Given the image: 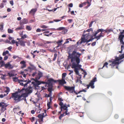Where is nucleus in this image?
Listing matches in <instances>:
<instances>
[{
	"label": "nucleus",
	"mask_w": 124,
	"mask_h": 124,
	"mask_svg": "<svg viewBox=\"0 0 124 124\" xmlns=\"http://www.w3.org/2000/svg\"><path fill=\"white\" fill-rule=\"evenodd\" d=\"M28 23V20L25 18H24L20 22V24L21 25H22L25 24H27Z\"/></svg>",
	"instance_id": "12"
},
{
	"label": "nucleus",
	"mask_w": 124,
	"mask_h": 124,
	"mask_svg": "<svg viewBox=\"0 0 124 124\" xmlns=\"http://www.w3.org/2000/svg\"><path fill=\"white\" fill-rule=\"evenodd\" d=\"M57 82V80H55L52 78H50L48 80L46 83L49 86H52L53 83H55Z\"/></svg>",
	"instance_id": "6"
},
{
	"label": "nucleus",
	"mask_w": 124,
	"mask_h": 124,
	"mask_svg": "<svg viewBox=\"0 0 124 124\" xmlns=\"http://www.w3.org/2000/svg\"><path fill=\"white\" fill-rule=\"evenodd\" d=\"M101 37L99 35L98 36H96L94 38L96 39L97 40H98L100 39Z\"/></svg>",
	"instance_id": "39"
},
{
	"label": "nucleus",
	"mask_w": 124,
	"mask_h": 124,
	"mask_svg": "<svg viewBox=\"0 0 124 124\" xmlns=\"http://www.w3.org/2000/svg\"><path fill=\"white\" fill-rule=\"evenodd\" d=\"M99 35L101 37H103L104 36V34L102 32H101Z\"/></svg>",
	"instance_id": "50"
},
{
	"label": "nucleus",
	"mask_w": 124,
	"mask_h": 124,
	"mask_svg": "<svg viewBox=\"0 0 124 124\" xmlns=\"http://www.w3.org/2000/svg\"><path fill=\"white\" fill-rule=\"evenodd\" d=\"M58 100L60 101L61 102L63 101V99H62V98H60V97H59L58 98Z\"/></svg>",
	"instance_id": "52"
},
{
	"label": "nucleus",
	"mask_w": 124,
	"mask_h": 124,
	"mask_svg": "<svg viewBox=\"0 0 124 124\" xmlns=\"http://www.w3.org/2000/svg\"><path fill=\"white\" fill-rule=\"evenodd\" d=\"M51 102H48L47 105L48 107V109H49L51 107H50V104L51 103Z\"/></svg>",
	"instance_id": "33"
},
{
	"label": "nucleus",
	"mask_w": 124,
	"mask_h": 124,
	"mask_svg": "<svg viewBox=\"0 0 124 124\" xmlns=\"http://www.w3.org/2000/svg\"><path fill=\"white\" fill-rule=\"evenodd\" d=\"M4 64L5 62L4 61H1L0 62V65H1V67L4 66Z\"/></svg>",
	"instance_id": "28"
},
{
	"label": "nucleus",
	"mask_w": 124,
	"mask_h": 124,
	"mask_svg": "<svg viewBox=\"0 0 124 124\" xmlns=\"http://www.w3.org/2000/svg\"><path fill=\"white\" fill-rule=\"evenodd\" d=\"M81 41L79 42H77V44L78 45L81 44L83 42L84 43L86 42V39L85 37H81Z\"/></svg>",
	"instance_id": "13"
},
{
	"label": "nucleus",
	"mask_w": 124,
	"mask_h": 124,
	"mask_svg": "<svg viewBox=\"0 0 124 124\" xmlns=\"http://www.w3.org/2000/svg\"><path fill=\"white\" fill-rule=\"evenodd\" d=\"M75 86L70 87V86H64L65 89L68 91L70 93H73L75 91Z\"/></svg>",
	"instance_id": "5"
},
{
	"label": "nucleus",
	"mask_w": 124,
	"mask_h": 124,
	"mask_svg": "<svg viewBox=\"0 0 124 124\" xmlns=\"http://www.w3.org/2000/svg\"><path fill=\"white\" fill-rule=\"evenodd\" d=\"M45 116H43V115H42L40 114H39L38 116V117L40 119L42 118H43Z\"/></svg>",
	"instance_id": "37"
},
{
	"label": "nucleus",
	"mask_w": 124,
	"mask_h": 124,
	"mask_svg": "<svg viewBox=\"0 0 124 124\" xmlns=\"http://www.w3.org/2000/svg\"><path fill=\"white\" fill-rule=\"evenodd\" d=\"M119 116L118 115L116 114L115 115L114 117L116 119H117L118 118Z\"/></svg>",
	"instance_id": "60"
},
{
	"label": "nucleus",
	"mask_w": 124,
	"mask_h": 124,
	"mask_svg": "<svg viewBox=\"0 0 124 124\" xmlns=\"http://www.w3.org/2000/svg\"><path fill=\"white\" fill-rule=\"evenodd\" d=\"M19 44H20L21 46H25V43H26V41H23L22 40H19Z\"/></svg>",
	"instance_id": "16"
},
{
	"label": "nucleus",
	"mask_w": 124,
	"mask_h": 124,
	"mask_svg": "<svg viewBox=\"0 0 124 124\" xmlns=\"http://www.w3.org/2000/svg\"><path fill=\"white\" fill-rule=\"evenodd\" d=\"M31 120V121L32 122H33L35 120V118L34 117H32L31 118H30Z\"/></svg>",
	"instance_id": "54"
},
{
	"label": "nucleus",
	"mask_w": 124,
	"mask_h": 124,
	"mask_svg": "<svg viewBox=\"0 0 124 124\" xmlns=\"http://www.w3.org/2000/svg\"><path fill=\"white\" fill-rule=\"evenodd\" d=\"M68 59H70L72 63L71 67L72 68L74 69L75 67L80 68L82 66L79 64L80 62V58L81 54L78 52H77L75 50H74L71 53H68Z\"/></svg>",
	"instance_id": "1"
},
{
	"label": "nucleus",
	"mask_w": 124,
	"mask_h": 124,
	"mask_svg": "<svg viewBox=\"0 0 124 124\" xmlns=\"http://www.w3.org/2000/svg\"><path fill=\"white\" fill-rule=\"evenodd\" d=\"M8 57L7 56H6L4 58V60L5 61L7 60L8 58Z\"/></svg>",
	"instance_id": "53"
},
{
	"label": "nucleus",
	"mask_w": 124,
	"mask_h": 124,
	"mask_svg": "<svg viewBox=\"0 0 124 124\" xmlns=\"http://www.w3.org/2000/svg\"><path fill=\"white\" fill-rule=\"evenodd\" d=\"M40 27L42 28L45 29L47 28L48 27L45 25H43L42 26H41Z\"/></svg>",
	"instance_id": "46"
},
{
	"label": "nucleus",
	"mask_w": 124,
	"mask_h": 124,
	"mask_svg": "<svg viewBox=\"0 0 124 124\" xmlns=\"http://www.w3.org/2000/svg\"><path fill=\"white\" fill-rule=\"evenodd\" d=\"M66 75L67 74L66 73H62V78L64 79Z\"/></svg>",
	"instance_id": "30"
},
{
	"label": "nucleus",
	"mask_w": 124,
	"mask_h": 124,
	"mask_svg": "<svg viewBox=\"0 0 124 124\" xmlns=\"http://www.w3.org/2000/svg\"><path fill=\"white\" fill-rule=\"evenodd\" d=\"M86 31L88 32L90 31H93V29L92 28H91L87 30Z\"/></svg>",
	"instance_id": "63"
},
{
	"label": "nucleus",
	"mask_w": 124,
	"mask_h": 124,
	"mask_svg": "<svg viewBox=\"0 0 124 124\" xmlns=\"http://www.w3.org/2000/svg\"><path fill=\"white\" fill-rule=\"evenodd\" d=\"M26 62L24 61H21L20 62V64H22L21 67V69H23L26 67Z\"/></svg>",
	"instance_id": "15"
},
{
	"label": "nucleus",
	"mask_w": 124,
	"mask_h": 124,
	"mask_svg": "<svg viewBox=\"0 0 124 124\" xmlns=\"http://www.w3.org/2000/svg\"><path fill=\"white\" fill-rule=\"evenodd\" d=\"M65 27H59L57 29H56L55 28H52L51 29H52L54 30H64L65 29Z\"/></svg>",
	"instance_id": "22"
},
{
	"label": "nucleus",
	"mask_w": 124,
	"mask_h": 124,
	"mask_svg": "<svg viewBox=\"0 0 124 124\" xmlns=\"http://www.w3.org/2000/svg\"><path fill=\"white\" fill-rule=\"evenodd\" d=\"M61 111L62 110V109H63L64 110H65L67 109V107L66 106V104H64L62 106H61Z\"/></svg>",
	"instance_id": "20"
},
{
	"label": "nucleus",
	"mask_w": 124,
	"mask_h": 124,
	"mask_svg": "<svg viewBox=\"0 0 124 124\" xmlns=\"http://www.w3.org/2000/svg\"><path fill=\"white\" fill-rule=\"evenodd\" d=\"M74 71L75 72L76 74L77 75H79V71H78V69L76 67L74 68Z\"/></svg>",
	"instance_id": "25"
},
{
	"label": "nucleus",
	"mask_w": 124,
	"mask_h": 124,
	"mask_svg": "<svg viewBox=\"0 0 124 124\" xmlns=\"http://www.w3.org/2000/svg\"><path fill=\"white\" fill-rule=\"evenodd\" d=\"M63 41L62 40H59L57 42V43L58 44H60V43H61Z\"/></svg>",
	"instance_id": "49"
},
{
	"label": "nucleus",
	"mask_w": 124,
	"mask_h": 124,
	"mask_svg": "<svg viewBox=\"0 0 124 124\" xmlns=\"http://www.w3.org/2000/svg\"><path fill=\"white\" fill-rule=\"evenodd\" d=\"M64 113H63L62 114H61V115L59 117V119L60 120H61L62 118L65 115H64Z\"/></svg>",
	"instance_id": "36"
},
{
	"label": "nucleus",
	"mask_w": 124,
	"mask_h": 124,
	"mask_svg": "<svg viewBox=\"0 0 124 124\" xmlns=\"http://www.w3.org/2000/svg\"><path fill=\"white\" fill-rule=\"evenodd\" d=\"M124 58V53L121 55H120L119 57H115V59L114 60H109V62H111L110 64L112 68L116 66V68L118 69V66L119 64L121 63V62H119L120 60H121Z\"/></svg>",
	"instance_id": "3"
},
{
	"label": "nucleus",
	"mask_w": 124,
	"mask_h": 124,
	"mask_svg": "<svg viewBox=\"0 0 124 124\" xmlns=\"http://www.w3.org/2000/svg\"><path fill=\"white\" fill-rule=\"evenodd\" d=\"M41 31V30L39 28L37 29L36 30L37 32H40Z\"/></svg>",
	"instance_id": "64"
},
{
	"label": "nucleus",
	"mask_w": 124,
	"mask_h": 124,
	"mask_svg": "<svg viewBox=\"0 0 124 124\" xmlns=\"http://www.w3.org/2000/svg\"><path fill=\"white\" fill-rule=\"evenodd\" d=\"M119 34H120L119 36L118 39L120 40V44L124 45V42L123 41V39L124 37V35H123V34L120 33Z\"/></svg>",
	"instance_id": "9"
},
{
	"label": "nucleus",
	"mask_w": 124,
	"mask_h": 124,
	"mask_svg": "<svg viewBox=\"0 0 124 124\" xmlns=\"http://www.w3.org/2000/svg\"><path fill=\"white\" fill-rule=\"evenodd\" d=\"M6 69H11L13 68L14 66L11 64L9 62H8L6 64H4V66Z\"/></svg>",
	"instance_id": "8"
},
{
	"label": "nucleus",
	"mask_w": 124,
	"mask_h": 124,
	"mask_svg": "<svg viewBox=\"0 0 124 124\" xmlns=\"http://www.w3.org/2000/svg\"><path fill=\"white\" fill-rule=\"evenodd\" d=\"M49 87L47 89V91L49 92H52L53 86H49Z\"/></svg>",
	"instance_id": "26"
},
{
	"label": "nucleus",
	"mask_w": 124,
	"mask_h": 124,
	"mask_svg": "<svg viewBox=\"0 0 124 124\" xmlns=\"http://www.w3.org/2000/svg\"><path fill=\"white\" fill-rule=\"evenodd\" d=\"M57 55L56 53H55L54 54V57L53 59V61H54L55 60Z\"/></svg>",
	"instance_id": "31"
},
{
	"label": "nucleus",
	"mask_w": 124,
	"mask_h": 124,
	"mask_svg": "<svg viewBox=\"0 0 124 124\" xmlns=\"http://www.w3.org/2000/svg\"><path fill=\"white\" fill-rule=\"evenodd\" d=\"M5 95V94H1L0 95V98H2Z\"/></svg>",
	"instance_id": "58"
},
{
	"label": "nucleus",
	"mask_w": 124,
	"mask_h": 124,
	"mask_svg": "<svg viewBox=\"0 0 124 124\" xmlns=\"http://www.w3.org/2000/svg\"><path fill=\"white\" fill-rule=\"evenodd\" d=\"M20 109V108L19 107H18L17 108H14L13 109V110L14 111L16 112L17 111V110H19Z\"/></svg>",
	"instance_id": "38"
},
{
	"label": "nucleus",
	"mask_w": 124,
	"mask_h": 124,
	"mask_svg": "<svg viewBox=\"0 0 124 124\" xmlns=\"http://www.w3.org/2000/svg\"><path fill=\"white\" fill-rule=\"evenodd\" d=\"M26 80V81L20 82V83H19L20 85L22 86H23L25 87L28 84H29L31 82V81L29 80V79H28V80Z\"/></svg>",
	"instance_id": "7"
},
{
	"label": "nucleus",
	"mask_w": 124,
	"mask_h": 124,
	"mask_svg": "<svg viewBox=\"0 0 124 124\" xmlns=\"http://www.w3.org/2000/svg\"><path fill=\"white\" fill-rule=\"evenodd\" d=\"M66 110V111L64 113H65V115H69L70 114V113L68 112V113L67 112H68V109H67Z\"/></svg>",
	"instance_id": "45"
},
{
	"label": "nucleus",
	"mask_w": 124,
	"mask_h": 124,
	"mask_svg": "<svg viewBox=\"0 0 124 124\" xmlns=\"http://www.w3.org/2000/svg\"><path fill=\"white\" fill-rule=\"evenodd\" d=\"M98 30L99 32H104V31L105 30L102 29H99Z\"/></svg>",
	"instance_id": "51"
},
{
	"label": "nucleus",
	"mask_w": 124,
	"mask_h": 124,
	"mask_svg": "<svg viewBox=\"0 0 124 124\" xmlns=\"http://www.w3.org/2000/svg\"><path fill=\"white\" fill-rule=\"evenodd\" d=\"M27 37V35L26 34H24L23 36H21V39H24Z\"/></svg>",
	"instance_id": "44"
},
{
	"label": "nucleus",
	"mask_w": 124,
	"mask_h": 124,
	"mask_svg": "<svg viewBox=\"0 0 124 124\" xmlns=\"http://www.w3.org/2000/svg\"><path fill=\"white\" fill-rule=\"evenodd\" d=\"M112 31V30L111 29H106L105 30H104V31H105V32H109L111 31Z\"/></svg>",
	"instance_id": "27"
},
{
	"label": "nucleus",
	"mask_w": 124,
	"mask_h": 124,
	"mask_svg": "<svg viewBox=\"0 0 124 124\" xmlns=\"http://www.w3.org/2000/svg\"><path fill=\"white\" fill-rule=\"evenodd\" d=\"M37 9L36 8L33 9H31L29 12V14H31L32 15H34L35 13L37 11Z\"/></svg>",
	"instance_id": "19"
},
{
	"label": "nucleus",
	"mask_w": 124,
	"mask_h": 124,
	"mask_svg": "<svg viewBox=\"0 0 124 124\" xmlns=\"http://www.w3.org/2000/svg\"><path fill=\"white\" fill-rule=\"evenodd\" d=\"M8 75L9 77H13L14 76V74L10 73H8Z\"/></svg>",
	"instance_id": "34"
},
{
	"label": "nucleus",
	"mask_w": 124,
	"mask_h": 124,
	"mask_svg": "<svg viewBox=\"0 0 124 124\" xmlns=\"http://www.w3.org/2000/svg\"><path fill=\"white\" fill-rule=\"evenodd\" d=\"M7 106V105L6 104L3 102L0 103V107H1L2 110L3 112L6 110V108Z\"/></svg>",
	"instance_id": "10"
},
{
	"label": "nucleus",
	"mask_w": 124,
	"mask_h": 124,
	"mask_svg": "<svg viewBox=\"0 0 124 124\" xmlns=\"http://www.w3.org/2000/svg\"><path fill=\"white\" fill-rule=\"evenodd\" d=\"M99 30H98L96 31L95 32L94 34V37H95L96 36L97 34L99 32Z\"/></svg>",
	"instance_id": "43"
},
{
	"label": "nucleus",
	"mask_w": 124,
	"mask_h": 124,
	"mask_svg": "<svg viewBox=\"0 0 124 124\" xmlns=\"http://www.w3.org/2000/svg\"><path fill=\"white\" fill-rule=\"evenodd\" d=\"M37 74V73L36 72H35L33 73L32 75V76H33V77H34L35 76V75L36 76V75H36V74Z\"/></svg>",
	"instance_id": "55"
},
{
	"label": "nucleus",
	"mask_w": 124,
	"mask_h": 124,
	"mask_svg": "<svg viewBox=\"0 0 124 124\" xmlns=\"http://www.w3.org/2000/svg\"><path fill=\"white\" fill-rule=\"evenodd\" d=\"M91 0H90V2H89L88 1V0H87L86 2H83V6H85L87 4H88V2H90L91 3Z\"/></svg>",
	"instance_id": "40"
},
{
	"label": "nucleus",
	"mask_w": 124,
	"mask_h": 124,
	"mask_svg": "<svg viewBox=\"0 0 124 124\" xmlns=\"http://www.w3.org/2000/svg\"><path fill=\"white\" fill-rule=\"evenodd\" d=\"M26 29L28 31H31V28L30 26H27L26 27Z\"/></svg>",
	"instance_id": "35"
},
{
	"label": "nucleus",
	"mask_w": 124,
	"mask_h": 124,
	"mask_svg": "<svg viewBox=\"0 0 124 124\" xmlns=\"http://www.w3.org/2000/svg\"><path fill=\"white\" fill-rule=\"evenodd\" d=\"M10 3L12 6H13L14 4L13 1V0L10 1Z\"/></svg>",
	"instance_id": "59"
},
{
	"label": "nucleus",
	"mask_w": 124,
	"mask_h": 124,
	"mask_svg": "<svg viewBox=\"0 0 124 124\" xmlns=\"http://www.w3.org/2000/svg\"><path fill=\"white\" fill-rule=\"evenodd\" d=\"M96 79V77H94L90 81L89 84L87 85V89H89L90 86L92 89H93L94 88V82L97 81Z\"/></svg>",
	"instance_id": "4"
},
{
	"label": "nucleus",
	"mask_w": 124,
	"mask_h": 124,
	"mask_svg": "<svg viewBox=\"0 0 124 124\" xmlns=\"http://www.w3.org/2000/svg\"><path fill=\"white\" fill-rule=\"evenodd\" d=\"M61 20L60 19H54V21L56 22H58L60 21Z\"/></svg>",
	"instance_id": "57"
},
{
	"label": "nucleus",
	"mask_w": 124,
	"mask_h": 124,
	"mask_svg": "<svg viewBox=\"0 0 124 124\" xmlns=\"http://www.w3.org/2000/svg\"><path fill=\"white\" fill-rule=\"evenodd\" d=\"M8 31L9 33H12L13 32V30L9 29H8Z\"/></svg>",
	"instance_id": "41"
},
{
	"label": "nucleus",
	"mask_w": 124,
	"mask_h": 124,
	"mask_svg": "<svg viewBox=\"0 0 124 124\" xmlns=\"http://www.w3.org/2000/svg\"><path fill=\"white\" fill-rule=\"evenodd\" d=\"M121 48L122 51H123L124 49V45H123L121 46Z\"/></svg>",
	"instance_id": "62"
},
{
	"label": "nucleus",
	"mask_w": 124,
	"mask_h": 124,
	"mask_svg": "<svg viewBox=\"0 0 124 124\" xmlns=\"http://www.w3.org/2000/svg\"><path fill=\"white\" fill-rule=\"evenodd\" d=\"M13 80L15 82H18V83H20L21 82L26 81V80H24L23 79L19 80L18 79L17 77H13L12 78Z\"/></svg>",
	"instance_id": "11"
},
{
	"label": "nucleus",
	"mask_w": 124,
	"mask_h": 124,
	"mask_svg": "<svg viewBox=\"0 0 124 124\" xmlns=\"http://www.w3.org/2000/svg\"><path fill=\"white\" fill-rule=\"evenodd\" d=\"M0 31H2L3 28V24H1L0 25Z\"/></svg>",
	"instance_id": "32"
},
{
	"label": "nucleus",
	"mask_w": 124,
	"mask_h": 124,
	"mask_svg": "<svg viewBox=\"0 0 124 124\" xmlns=\"http://www.w3.org/2000/svg\"><path fill=\"white\" fill-rule=\"evenodd\" d=\"M38 80L36 79H35V81L36 83V86H38L41 84H44L45 82L43 81H39Z\"/></svg>",
	"instance_id": "18"
},
{
	"label": "nucleus",
	"mask_w": 124,
	"mask_h": 124,
	"mask_svg": "<svg viewBox=\"0 0 124 124\" xmlns=\"http://www.w3.org/2000/svg\"><path fill=\"white\" fill-rule=\"evenodd\" d=\"M91 5V4L90 2H88V5L87 6H86L85 7V8H87L89 7Z\"/></svg>",
	"instance_id": "47"
},
{
	"label": "nucleus",
	"mask_w": 124,
	"mask_h": 124,
	"mask_svg": "<svg viewBox=\"0 0 124 124\" xmlns=\"http://www.w3.org/2000/svg\"><path fill=\"white\" fill-rule=\"evenodd\" d=\"M24 89L23 88L21 90L19 91V90L18 92H16L12 94V98H14V100L17 102L20 101L23 99L26 100L25 97L27 96V93H22L21 95H19L18 94V93H20L22 91L24 90Z\"/></svg>",
	"instance_id": "2"
},
{
	"label": "nucleus",
	"mask_w": 124,
	"mask_h": 124,
	"mask_svg": "<svg viewBox=\"0 0 124 124\" xmlns=\"http://www.w3.org/2000/svg\"><path fill=\"white\" fill-rule=\"evenodd\" d=\"M73 6V4L72 3H70V4L68 5V6H69V7H72Z\"/></svg>",
	"instance_id": "61"
},
{
	"label": "nucleus",
	"mask_w": 124,
	"mask_h": 124,
	"mask_svg": "<svg viewBox=\"0 0 124 124\" xmlns=\"http://www.w3.org/2000/svg\"><path fill=\"white\" fill-rule=\"evenodd\" d=\"M94 22L93 21H92L89 24V27L90 28L92 26V24H93Z\"/></svg>",
	"instance_id": "48"
},
{
	"label": "nucleus",
	"mask_w": 124,
	"mask_h": 124,
	"mask_svg": "<svg viewBox=\"0 0 124 124\" xmlns=\"http://www.w3.org/2000/svg\"><path fill=\"white\" fill-rule=\"evenodd\" d=\"M24 26H22L20 27H17L15 29L16 31H17L18 30H22L24 29Z\"/></svg>",
	"instance_id": "23"
},
{
	"label": "nucleus",
	"mask_w": 124,
	"mask_h": 124,
	"mask_svg": "<svg viewBox=\"0 0 124 124\" xmlns=\"http://www.w3.org/2000/svg\"><path fill=\"white\" fill-rule=\"evenodd\" d=\"M96 41H94L91 44V45L92 46H94L96 44Z\"/></svg>",
	"instance_id": "56"
},
{
	"label": "nucleus",
	"mask_w": 124,
	"mask_h": 124,
	"mask_svg": "<svg viewBox=\"0 0 124 124\" xmlns=\"http://www.w3.org/2000/svg\"><path fill=\"white\" fill-rule=\"evenodd\" d=\"M108 64L107 62H106L105 63H104L103 65V67L101 68H98V70H99L100 69H102L103 67H104L105 66L107 68H108V66H107V65H108Z\"/></svg>",
	"instance_id": "24"
},
{
	"label": "nucleus",
	"mask_w": 124,
	"mask_h": 124,
	"mask_svg": "<svg viewBox=\"0 0 124 124\" xmlns=\"http://www.w3.org/2000/svg\"><path fill=\"white\" fill-rule=\"evenodd\" d=\"M9 53V52L8 50H6V51L3 52L2 55L4 56H5L7 54H8Z\"/></svg>",
	"instance_id": "29"
},
{
	"label": "nucleus",
	"mask_w": 124,
	"mask_h": 124,
	"mask_svg": "<svg viewBox=\"0 0 124 124\" xmlns=\"http://www.w3.org/2000/svg\"><path fill=\"white\" fill-rule=\"evenodd\" d=\"M6 90L5 91V92L6 93L10 91V89L8 87H6Z\"/></svg>",
	"instance_id": "42"
},
{
	"label": "nucleus",
	"mask_w": 124,
	"mask_h": 124,
	"mask_svg": "<svg viewBox=\"0 0 124 124\" xmlns=\"http://www.w3.org/2000/svg\"><path fill=\"white\" fill-rule=\"evenodd\" d=\"M29 87V89H28V88L26 89L25 90V91L27 92L28 94L31 93H32V90H31L30 89L31 88H32L31 87Z\"/></svg>",
	"instance_id": "21"
},
{
	"label": "nucleus",
	"mask_w": 124,
	"mask_h": 124,
	"mask_svg": "<svg viewBox=\"0 0 124 124\" xmlns=\"http://www.w3.org/2000/svg\"><path fill=\"white\" fill-rule=\"evenodd\" d=\"M42 76V73L40 72H39L38 74L37 75H36L35 79L37 80H39Z\"/></svg>",
	"instance_id": "14"
},
{
	"label": "nucleus",
	"mask_w": 124,
	"mask_h": 124,
	"mask_svg": "<svg viewBox=\"0 0 124 124\" xmlns=\"http://www.w3.org/2000/svg\"><path fill=\"white\" fill-rule=\"evenodd\" d=\"M57 81L59 82L60 84L62 85L66 83L64 79L62 78V80H58Z\"/></svg>",
	"instance_id": "17"
}]
</instances>
